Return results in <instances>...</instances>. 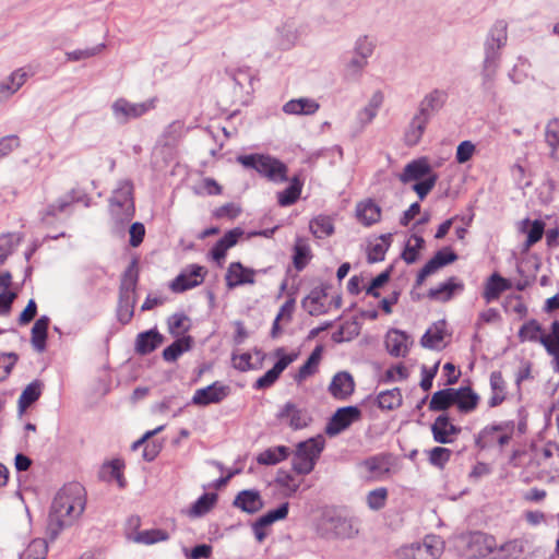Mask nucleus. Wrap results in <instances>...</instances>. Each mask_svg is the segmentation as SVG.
I'll use <instances>...</instances> for the list:
<instances>
[{
    "mask_svg": "<svg viewBox=\"0 0 559 559\" xmlns=\"http://www.w3.org/2000/svg\"><path fill=\"white\" fill-rule=\"evenodd\" d=\"M86 503L87 493L80 483H68L56 492L48 514L45 537L41 539L40 559H46L49 544L53 543L64 528L71 527L82 518Z\"/></svg>",
    "mask_w": 559,
    "mask_h": 559,
    "instance_id": "obj_1",
    "label": "nucleus"
},
{
    "mask_svg": "<svg viewBox=\"0 0 559 559\" xmlns=\"http://www.w3.org/2000/svg\"><path fill=\"white\" fill-rule=\"evenodd\" d=\"M508 39V24L503 20H499L491 26L485 44V59L483 69L484 84H488L493 80L498 60L499 49L503 47Z\"/></svg>",
    "mask_w": 559,
    "mask_h": 559,
    "instance_id": "obj_2",
    "label": "nucleus"
},
{
    "mask_svg": "<svg viewBox=\"0 0 559 559\" xmlns=\"http://www.w3.org/2000/svg\"><path fill=\"white\" fill-rule=\"evenodd\" d=\"M138 280V263L133 260L123 272L120 283L118 319L121 323H128L133 317Z\"/></svg>",
    "mask_w": 559,
    "mask_h": 559,
    "instance_id": "obj_3",
    "label": "nucleus"
},
{
    "mask_svg": "<svg viewBox=\"0 0 559 559\" xmlns=\"http://www.w3.org/2000/svg\"><path fill=\"white\" fill-rule=\"evenodd\" d=\"M324 444L325 440L322 436L299 442L292 462L293 469L299 475L310 474L324 449Z\"/></svg>",
    "mask_w": 559,
    "mask_h": 559,
    "instance_id": "obj_4",
    "label": "nucleus"
},
{
    "mask_svg": "<svg viewBox=\"0 0 559 559\" xmlns=\"http://www.w3.org/2000/svg\"><path fill=\"white\" fill-rule=\"evenodd\" d=\"M237 160L246 168L255 169L271 181L283 182L287 180V166L269 155H241L238 156Z\"/></svg>",
    "mask_w": 559,
    "mask_h": 559,
    "instance_id": "obj_5",
    "label": "nucleus"
},
{
    "mask_svg": "<svg viewBox=\"0 0 559 559\" xmlns=\"http://www.w3.org/2000/svg\"><path fill=\"white\" fill-rule=\"evenodd\" d=\"M133 186L129 180H121L114 190L109 201V210L117 222L130 221L134 214L132 198Z\"/></svg>",
    "mask_w": 559,
    "mask_h": 559,
    "instance_id": "obj_6",
    "label": "nucleus"
},
{
    "mask_svg": "<svg viewBox=\"0 0 559 559\" xmlns=\"http://www.w3.org/2000/svg\"><path fill=\"white\" fill-rule=\"evenodd\" d=\"M514 429L513 420L488 425L478 432L475 443L479 449L491 448L495 444L503 448L512 439Z\"/></svg>",
    "mask_w": 559,
    "mask_h": 559,
    "instance_id": "obj_7",
    "label": "nucleus"
},
{
    "mask_svg": "<svg viewBox=\"0 0 559 559\" xmlns=\"http://www.w3.org/2000/svg\"><path fill=\"white\" fill-rule=\"evenodd\" d=\"M157 97L148 98L142 103H132L123 97L117 98L111 105L114 119L120 123H128L156 108Z\"/></svg>",
    "mask_w": 559,
    "mask_h": 559,
    "instance_id": "obj_8",
    "label": "nucleus"
},
{
    "mask_svg": "<svg viewBox=\"0 0 559 559\" xmlns=\"http://www.w3.org/2000/svg\"><path fill=\"white\" fill-rule=\"evenodd\" d=\"M444 550V542L436 535H427L421 542L413 543L401 549L405 559H438Z\"/></svg>",
    "mask_w": 559,
    "mask_h": 559,
    "instance_id": "obj_9",
    "label": "nucleus"
},
{
    "mask_svg": "<svg viewBox=\"0 0 559 559\" xmlns=\"http://www.w3.org/2000/svg\"><path fill=\"white\" fill-rule=\"evenodd\" d=\"M275 356L278 358V360L273 366V368L266 371L255 381L254 388L257 390L266 389L273 385L281 373L298 358L297 353L286 354L285 349L282 347L275 350Z\"/></svg>",
    "mask_w": 559,
    "mask_h": 559,
    "instance_id": "obj_10",
    "label": "nucleus"
},
{
    "mask_svg": "<svg viewBox=\"0 0 559 559\" xmlns=\"http://www.w3.org/2000/svg\"><path fill=\"white\" fill-rule=\"evenodd\" d=\"M360 416V409L356 406L341 407L331 417L325 432L329 436H336L347 429L353 423L359 420Z\"/></svg>",
    "mask_w": 559,
    "mask_h": 559,
    "instance_id": "obj_11",
    "label": "nucleus"
},
{
    "mask_svg": "<svg viewBox=\"0 0 559 559\" xmlns=\"http://www.w3.org/2000/svg\"><path fill=\"white\" fill-rule=\"evenodd\" d=\"M206 270L198 264H192L182 271L170 284L175 293H182L202 284Z\"/></svg>",
    "mask_w": 559,
    "mask_h": 559,
    "instance_id": "obj_12",
    "label": "nucleus"
},
{
    "mask_svg": "<svg viewBox=\"0 0 559 559\" xmlns=\"http://www.w3.org/2000/svg\"><path fill=\"white\" fill-rule=\"evenodd\" d=\"M229 393L230 388L228 385L215 381L205 388L198 389L192 396V403L198 406L217 404L227 397Z\"/></svg>",
    "mask_w": 559,
    "mask_h": 559,
    "instance_id": "obj_13",
    "label": "nucleus"
},
{
    "mask_svg": "<svg viewBox=\"0 0 559 559\" xmlns=\"http://www.w3.org/2000/svg\"><path fill=\"white\" fill-rule=\"evenodd\" d=\"M497 548L493 536L476 532L469 535L466 545V556L469 558H486Z\"/></svg>",
    "mask_w": 559,
    "mask_h": 559,
    "instance_id": "obj_14",
    "label": "nucleus"
},
{
    "mask_svg": "<svg viewBox=\"0 0 559 559\" xmlns=\"http://www.w3.org/2000/svg\"><path fill=\"white\" fill-rule=\"evenodd\" d=\"M277 418L287 424L292 429L299 430L306 428L311 421V417L305 408L298 407L293 402H287L278 412Z\"/></svg>",
    "mask_w": 559,
    "mask_h": 559,
    "instance_id": "obj_15",
    "label": "nucleus"
},
{
    "mask_svg": "<svg viewBox=\"0 0 559 559\" xmlns=\"http://www.w3.org/2000/svg\"><path fill=\"white\" fill-rule=\"evenodd\" d=\"M257 271L243 266L240 262H231L225 274L226 286L234 289L242 285H253L255 283Z\"/></svg>",
    "mask_w": 559,
    "mask_h": 559,
    "instance_id": "obj_16",
    "label": "nucleus"
},
{
    "mask_svg": "<svg viewBox=\"0 0 559 559\" xmlns=\"http://www.w3.org/2000/svg\"><path fill=\"white\" fill-rule=\"evenodd\" d=\"M301 23L294 19H287L276 27L277 44L283 49H289L296 45L302 34Z\"/></svg>",
    "mask_w": 559,
    "mask_h": 559,
    "instance_id": "obj_17",
    "label": "nucleus"
},
{
    "mask_svg": "<svg viewBox=\"0 0 559 559\" xmlns=\"http://www.w3.org/2000/svg\"><path fill=\"white\" fill-rule=\"evenodd\" d=\"M456 259L457 255L452 250H439L417 274L416 286H421L429 275L436 273L442 266L454 262Z\"/></svg>",
    "mask_w": 559,
    "mask_h": 559,
    "instance_id": "obj_18",
    "label": "nucleus"
},
{
    "mask_svg": "<svg viewBox=\"0 0 559 559\" xmlns=\"http://www.w3.org/2000/svg\"><path fill=\"white\" fill-rule=\"evenodd\" d=\"M361 467L367 472L370 478L381 480L389 475L392 467V455L380 453L366 459Z\"/></svg>",
    "mask_w": 559,
    "mask_h": 559,
    "instance_id": "obj_19",
    "label": "nucleus"
},
{
    "mask_svg": "<svg viewBox=\"0 0 559 559\" xmlns=\"http://www.w3.org/2000/svg\"><path fill=\"white\" fill-rule=\"evenodd\" d=\"M431 432L436 442L447 444L455 440L461 432V428L453 425L449 416L443 414L435 419L431 425Z\"/></svg>",
    "mask_w": 559,
    "mask_h": 559,
    "instance_id": "obj_20",
    "label": "nucleus"
},
{
    "mask_svg": "<svg viewBox=\"0 0 559 559\" xmlns=\"http://www.w3.org/2000/svg\"><path fill=\"white\" fill-rule=\"evenodd\" d=\"M448 99L444 90L435 88L427 93L418 104L417 111L431 119L435 114L442 109Z\"/></svg>",
    "mask_w": 559,
    "mask_h": 559,
    "instance_id": "obj_21",
    "label": "nucleus"
},
{
    "mask_svg": "<svg viewBox=\"0 0 559 559\" xmlns=\"http://www.w3.org/2000/svg\"><path fill=\"white\" fill-rule=\"evenodd\" d=\"M355 389V382L350 373L346 371H340L337 372L330 385H329V392L333 397L336 400H346L349 397Z\"/></svg>",
    "mask_w": 559,
    "mask_h": 559,
    "instance_id": "obj_22",
    "label": "nucleus"
},
{
    "mask_svg": "<svg viewBox=\"0 0 559 559\" xmlns=\"http://www.w3.org/2000/svg\"><path fill=\"white\" fill-rule=\"evenodd\" d=\"M409 336L396 329H392L386 333L385 347L391 356L405 357L409 350Z\"/></svg>",
    "mask_w": 559,
    "mask_h": 559,
    "instance_id": "obj_23",
    "label": "nucleus"
},
{
    "mask_svg": "<svg viewBox=\"0 0 559 559\" xmlns=\"http://www.w3.org/2000/svg\"><path fill=\"white\" fill-rule=\"evenodd\" d=\"M383 99V94L378 91L372 94L367 105L357 112L356 123L358 124L359 131L364 130L365 127L372 122L382 106Z\"/></svg>",
    "mask_w": 559,
    "mask_h": 559,
    "instance_id": "obj_24",
    "label": "nucleus"
},
{
    "mask_svg": "<svg viewBox=\"0 0 559 559\" xmlns=\"http://www.w3.org/2000/svg\"><path fill=\"white\" fill-rule=\"evenodd\" d=\"M27 72L24 69H17L8 78L0 82V103L7 102L15 94L26 82Z\"/></svg>",
    "mask_w": 559,
    "mask_h": 559,
    "instance_id": "obj_25",
    "label": "nucleus"
},
{
    "mask_svg": "<svg viewBox=\"0 0 559 559\" xmlns=\"http://www.w3.org/2000/svg\"><path fill=\"white\" fill-rule=\"evenodd\" d=\"M431 167L426 158H418L408 163L403 173L400 175V180L404 183L413 180H421L432 175Z\"/></svg>",
    "mask_w": 559,
    "mask_h": 559,
    "instance_id": "obj_26",
    "label": "nucleus"
},
{
    "mask_svg": "<svg viewBox=\"0 0 559 559\" xmlns=\"http://www.w3.org/2000/svg\"><path fill=\"white\" fill-rule=\"evenodd\" d=\"M331 528L338 538H354L358 532V521L354 518L335 515L330 519Z\"/></svg>",
    "mask_w": 559,
    "mask_h": 559,
    "instance_id": "obj_27",
    "label": "nucleus"
},
{
    "mask_svg": "<svg viewBox=\"0 0 559 559\" xmlns=\"http://www.w3.org/2000/svg\"><path fill=\"white\" fill-rule=\"evenodd\" d=\"M356 217L365 226H371L381 218V207L371 199L357 203Z\"/></svg>",
    "mask_w": 559,
    "mask_h": 559,
    "instance_id": "obj_28",
    "label": "nucleus"
},
{
    "mask_svg": "<svg viewBox=\"0 0 559 559\" xmlns=\"http://www.w3.org/2000/svg\"><path fill=\"white\" fill-rule=\"evenodd\" d=\"M326 296L328 294L325 287H316L307 297L302 299L301 306L310 316L323 314L326 312L324 305V299Z\"/></svg>",
    "mask_w": 559,
    "mask_h": 559,
    "instance_id": "obj_29",
    "label": "nucleus"
},
{
    "mask_svg": "<svg viewBox=\"0 0 559 559\" xmlns=\"http://www.w3.org/2000/svg\"><path fill=\"white\" fill-rule=\"evenodd\" d=\"M429 121L430 119H428L420 112L416 111L405 131V142L407 145L413 146L418 144V142L421 140L425 133V130Z\"/></svg>",
    "mask_w": 559,
    "mask_h": 559,
    "instance_id": "obj_30",
    "label": "nucleus"
},
{
    "mask_svg": "<svg viewBox=\"0 0 559 559\" xmlns=\"http://www.w3.org/2000/svg\"><path fill=\"white\" fill-rule=\"evenodd\" d=\"M234 506L241 509L247 513H255L263 507V501L259 491L257 490H242L235 498Z\"/></svg>",
    "mask_w": 559,
    "mask_h": 559,
    "instance_id": "obj_31",
    "label": "nucleus"
},
{
    "mask_svg": "<svg viewBox=\"0 0 559 559\" xmlns=\"http://www.w3.org/2000/svg\"><path fill=\"white\" fill-rule=\"evenodd\" d=\"M511 284L508 280L500 276L498 273H493L486 282L483 297L487 304L498 300L500 295L510 289Z\"/></svg>",
    "mask_w": 559,
    "mask_h": 559,
    "instance_id": "obj_32",
    "label": "nucleus"
},
{
    "mask_svg": "<svg viewBox=\"0 0 559 559\" xmlns=\"http://www.w3.org/2000/svg\"><path fill=\"white\" fill-rule=\"evenodd\" d=\"M491 395L488 399L490 408L501 405L507 399V383L500 371H492L489 379Z\"/></svg>",
    "mask_w": 559,
    "mask_h": 559,
    "instance_id": "obj_33",
    "label": "nucleus"
},
{
    "mask_svg": "<svg viewBox=\"0 0 559 559\" xmlns=\"http://www.w3.org/2000/svg\"><path fill=\"white\" fill-rule=\"evenodd\" d=\"M454 393H456L454 396V404L461 413L468 414L476 409L479 402V395L469 386L454 389Z\"/></svg>",
    "mask_w": 559,
    "mask_h": 559,
    "instance_id": "obj_34",
    "label": "nucleus"
},
{
    "mask_svg": "<svg viewBox=\"0 0 559 559\" xmlns=\"http://www.w3.org/2000/svg\"><path fill=\"white\" fill-rule=\"evenodd\" d=\"M320 108V105L317 100L301 97L296 99H290L283 106V111L287 115H313Z\"/></svg>",
    "mask_w": 559,
    "mask_h": 559,
    "instance_id": "obj_35",
    "label": "nucleus"
},
{
    "mask_svg": "<svg viewBox=\"0 0 559 559\" xmlns=\"http://www.w3.org/2000/svg\"><path fill=\"white\" fill-rule=\"evenodd\" d=\"M242 234L243 233L240 228H235L227 231L212 248L211 253L213 259L217 262L224 260L227 250L237 243L239 237H241Z\"/></svg>",
    "mask_w": 559,
    "mask_h": 559,
    "instance_id": "obj_36",
    "label": "nucleus"
},
{
    "mask_svg": "<svg viewBox=\"0 0 559 559\" xmlns=\"http://www.w3.org/2000/svg\"><path fill=\"white\" fill-rule=\"evenodd\" d=\"M164 341L163 335L156 330L142 332L136 336L135 350L141 355L154 352Z\"/></svg>",
    "mask_w": 559,
    "mask_h": 559,
    "instance_id": "obj_37",
    "label": "nucleus"
},
{
    "mask_svg": "<svg viewBox=\"0 0 559 559\" xmlns=\"http://www.w3.org/2000/svg\"><path fill=\"white\" fill-rule=\"evenodd\" d=\"M463 284L456 282L454 277L449 278L447 282L439 284L437 287L430 288L428 297L438 301H448L453 297L455 290H462Z\"/></svg>",
    "mask_w": 559,
    "mask_h": 559,
    "instance_id": "obj_38",
    "label": "nucleus"
},
{
    "mask_svg": "<svg viewBox=\"0 0 559 559\" xmlns=\"http://www.w3.org/2000/svg\"><path fill=\"white\" fill-rule=\"evenodd\" d=\"M322 356V346H317L307 361L299 368L298 372L295 374V381L297 383L304 382L307 378L314 374L318 371V367Z\"/></svg>",
    "mask_w": 559,
    "mask_h": 559,
    "instance_id": "obj_39",
    "label": "nucleus"
},
{
    "mask_svg": "<svg viewBox=\"0 0 559 559\" xmlns=\"http://www.w3.org/2000/svg\"><path fill=\"white\" fill-rule=\"evenodd\" d=\"M444 338V321H439L433 328L428 329L420 340L423 347L440 349Z\"/></svg>",
    "mask_w": 559,
    "mask_h": 559,
    "instance_id": "obj_40",
    "label": "nucleus"
},
{
    "mask_svg": "<svg viewBox=\"0 0 559 559\" xmlns=\"http://www.w3.org/2000/svg\"><path fill=\"white\" fill-rule=\"evenodd\" d=\"M289 449L285 445L272 447L261 452L257 461L262 465H275L287 459Z\"/></svg>",
    "mask_w": 559,
    "mask_h": 559,
    "instance_id": "obj_41",
    "label": "nucleus"
},
{
    "mask_svg": "<svg viewBox=\"0 0 559 559\" xmlns=\"http://www.w3.org/2000/svg\"><path fill=\"white\" fill-rule=\"evenodd\" d=\"M454 389H443L432 394L429 409L432 412L445 411L450 406L454 405Z\"/></svg>",
    "mask_w": 559,
    "mask_h": 559,
    "instance_id": "obj_42",
    "label": "nucleus"
},
{
    "mask_svg": "<svg viewBox=\"0 0 559 559\" xmlns=\"http://www.w3.org/2000/svg\"><path fill=\"white\" fill-rule=\"evenodd\" d=\"M129 538L136 544L153 545L158 542H165L169 538V534L159 528L145 530L129 535Z\"/></svg>",
    "mask_w": 559,
    "mask_h": 559,
    "instance_id": "obj_43",
    "label": "nucleus"
},
{
    "mask_svg": "<svg viewBox=\"0 0 559 559\" xmlns=\"http://www.w3.org/2000/svg\"><path fill=\"white\" fill-rule=\"evenodd\" d=\"M302 182L294 177L289 186L277 193V201L281 206H288L294 204L300 197Z\"/></svg>",
    "mask_w": 559,
    "mask_h": 559,
    "instance_id": "obj_44",
    "label": "nucleus"
},
{
    "mask_svg": "<svg viewBox=\"0 0 559 559\" xmlns=\"http://www.w3.org/2000/svg\"><path fill=\"white\" fill-rule=\"evenodd\" d=\"M545 141L550 147L549 156L552 159H558V147H559V118H554L546 124L545 129Z\"/></svg>",
    "mask_w": 559,
    "mask_h": 559,
    "instance_id": "obj_45",
    "label": "nucleus"
},
{
    "mask_svg": "<svg viewBox=\"0 0 559 559\" xmlns=\"http://www.w3.org/2000/svg\"><path fill=\"white\" fill-rule=\"evenodd\" d=\"M191 348V337H182L175 341L163 350V358L168 362L176 361L180 355Z\"/></svg>",
    "mask_w": 559,
    "mask_h": 559,
    "instance_id": "obj_46",
    "label": "nucleus"
},
{
    "mask_svg": "<svg viewBox=\"0 0 559 559\" xmlns=\"http://www.w3.org/2000/svg\"><path fill=\"white\" fill-rule=\"evenodd\" d=\"M275 483L286 496H292L299 489L301 480L297 479L289 472L280 469L277 472Z\"/></svg>",
    "mask_w": 559,
    "mask_h": 559,
    "instance_id": "obj_47",
    "label": "nucleus"
},
{
    "mask_svg": "<svg viewBox=\"0 0 559 559\" xmlns=\"http://www.w3.org/2000/svg\"><path fill=\"white\" fill-rule=\"evenodd\" d=\"M217 496L215 493L202 495L190 508L189 515L192 518H200L209 513L216 502Z\"/></svg>",
    "mask_w": 559,
    "mask_h": 559,
    "instance_id": "obj_48",
    "label": "nucleus"
},
{
    "mask_svg": "<svg viewBox=\"0 0 559 559\" xmlns=\"http://www.w3.org/2000/svg\"><path fill=\"white\" fill-rule=\"evenodd\" d=\"M402 400L401 390L397 388L380 392L377 397L378 405L382 409L397 408L401 406Z\"/></svg>",
    "mask_w": 559,
    "mask_h": 559,
    "instance_id": "obj_49",
    "label": "nucleus"
},
{
    "mask_svg": "<svg viewBox=\"0 0 559 559\" xmlns=\"http://www.w3.org/2000/svg\"><path fill=\"white\" fill-rule=\"evenodd\" d=\"M122 463L119 460L111 461L105 464L100 469V477L106 481L116 480L119 487L124 486V479L122 477Z\"/></svg>",
    "mask_w": 559,
    "mask_h": 559,
    "instance_id": "obj_50",
    "label": "nucleus"
},
{
    "mask_svg": "<svg viewBox=\"0 0 559 559\" xmlns=\"http://www.w3.org/2000/svg\"><path fill=\"white\" fill-rule=\"evenodd\" d=\"M310 230L314 237L322 239L332 235L334 227L328 216H318L310 222Z\"/></svg>",
    "mask_w": 559,
    "mask_h": 559,
    "instance_id": "obj_51",
    "label": "nucleus"
},
{
    "mask_svg": "<svg viewBox=\"0 0 559 559\" xmlns=\"http://www.w3.org/2000/svg\"><path fill=\"white\" fill-rule=\"evenodd\" d=\"M522 552L518 540H510L493 550L490 559H516Z\"/></svg>",
    "mask_w": 559,
    "mask_h": 559,
    "instance_id": "obj_52",
    "label": "nucleus"
},
{
    "mask_svg": "<svg viewBox=\"0 0 559 559\" xmlns=\"http://www.w3.org/2000/svg\"><path fill=\"white\" fill-rule=\"evenodd\" d=\"M522 224H531V229L528 230L527 238L523 248L524 251H527L533 245H535L537 241L542 239L545 230V223L539 219H536L533 223H531L530 219L526 218L522 222Z\"/></svg>",
    "mask_w": 559,
    "mask_h": 559,
    "instance_id": "obj_53",
    "label": "nucleus"
},
{
    "mask_svg": "<svg viewBox=\"0 0 559 559\" xmlns=\"http://www.w3.org/2000/svg\"><path fill=\"white\" fill-rule=\"evenodd\" d=\"M185 132V124L182 121H173L169 123L162 135V139L164 141L165 145H173L175 144L183 134Z\"/></svg>",
    "mask_w": 559,
    "mask_h": 559,
    "instance_id": "obj_54",
    "label": "nucleus"
},
{
    "mask_svg": "<svg viewBox=\"0 0 559 559\" xmlns=\"http://www.w3.org/2000/svg\"><path fill=\"white\" fill-rule=\"evenodd\" d=\"M386 499L388 489L380 487L368 492L367 504L371 510L378 511L385 506Z\"/></svg>",
    "mask_w": 559,
    "mask_h": 559,
    "instance_id": "obj_55",
    "label": "nucleus"
},
{
    "mask_svg": "<svg viewBox=\"0 0 559 559\" xmlns=\"http://www.w3.org/2000/svg\"><path fill=\"white\" fill-rule=\"evenodd\" d=\"M287 514L288 502H284L277 509L269 511L258 520L260 521V525L269 526L273 524L275 521L285 519Z\"/></svg>",
    "mask_w": 559,
    "mask_h": 559,
    "instance_id": "obj_56",
    "label": "nucleus"
},
{
    "mask_svg": "<svg viewBox=\"0 0 559 559\" xmlns=\"http://www.w3.org/2000/svg\"><path fill=\"white\" fill-rule=\"evenodd\" d=\"M452 451L442 447H435L429 452V462L439 468H442L450 460Z\"/></svg>",
    "mask_w": 559,
    "mask_h": 559,
    "instance_id": "obj_57",
    "label": "nucleus"
},
{
    "mask_svg": "<svg viewBox=\"0 0 559 559\" xmlns=\"http://www.w3.org/2000/svg\"><path fill=\"white\" fill-rule=\"evenodd\" d=\"M540 330L542 328L538 324V322L535 320H531L522 325V328L519 331V337L521 338V341L540 342V337H538Z\"/></svg>",
    "mask_w": 559,
    "mask_h": 559,
    "instance_id": "obj_58",
    "label": "nucleus"
},
{
    "mask_svg": "<svg viewBox=\"0 0 559 559\" xmlns=\"http://www.w3.org/2000/svg\"><path fill=\"white\" fill-rule=\"evenodd\" d=\"M105 48L104 44H99L97 46L86 48V49H78L73 51H69L66 53L67 60L69 61H79L83 59H88L102 52Z\"/></svg>",
    "mask_w": 559,
    "mask_h": 559,
    "instance_id": "obj_59",
    "label": "nucleus"
},
{
    "mask_svg": "<svg viewBox=\"0 0 559 559\" xmlns=\"http://www.w3.org/2000/svg\"><path fill=\"white\" fill-rule=\"evenodd\" d=\"M374 50V43L367 35L359 36L354 46V53L370 58Z\"/></svg>",
    "mask_w": 559,
    "mask_h": 559,
    "instance_id": "obj_60",
    "label": "nucleus"
},
{
    "mask_svg": "<svg viewBox=\"0 0 559 559\" xmlns=\"http://www.w3.org/2000/svg\"><path fill=\"white\" fill-rule=\"evenodd\" d=\"M437 175L432 174L426 177L425 179L418 180V182H416L413 186V190L417 193L420 200H424L427 197V194L432 190L437 182Z\"/></svg>",
    "mask_w": 559,
    "mask_h": 559,
    "instance_id": "obj_61",
    "label": "nucleus"
},
{
    "mask_svg": "<svg viewBox=\"0 0 559 559\" xmlns=\"http://www.w3.org/2000/svg\"><path fill=\"white\" fill-rule=\"evenodd\" d=\"M368 58L354 53L352 59L346 64V72L348 75L357 76L367 67Z\"/></svg>",
    "mask_w": 559,
    "mask_h": 559,
    "instance_id": "obj_62",
    "label": "nucleus"
},
{
    "mask_svg": "<svg viewBox=\"0 0 559 559\" xmlns=\"http://www.w3.org/2000/svg\"><path fill=\"white\" fill-rule=\"evenodd\" d=\"M35 402V381L28 383L19 399V414L22 415L25 409Z\"/></svg>",
    "mask_w": 559,
    "mask_h": 559,
    "instance_id": "obj_63",
    "label": "nucleus"
},
{
    "mask_svg": "<svg viewBox=\"0 0 559 559\" xmlns=\"http://www.w3.org/2000/svg\"><path fill=\"white\" fill-rule=\"evenodd\" d=\"M475 152V145L471 141H463L456 148L455 158L457 163L464 164L468 162Z\"/></svg>",
    "mask_w": 559,
    "mask_h": 559,
    "instance_id": "obj_64",
    "label": "nucleus"
}]
</instances>
